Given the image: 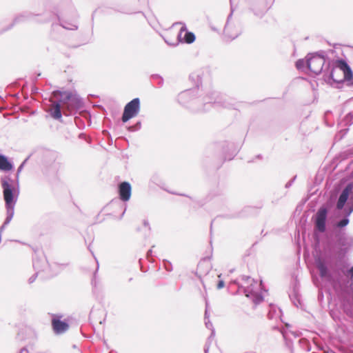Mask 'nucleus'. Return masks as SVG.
Here are the masks:
<instances>
[{
    "mask_svg": "<svg viewBox=\"0 0 353 353\" xmlns=\"http://www.w3.org/2000/svg\"><path fill=\"white\" fill-rule=\"evenodd\" d=\"M336 192L331 194L329 200L325 205L319 208L316 214L314 216V241L315 249L320 248L321 241L318 233H323L326 230V222L327 219V214L329 209L332 206L336 199Z\"/></svg>",
    "mask_w": 353,
    "mask_h": 353,
    "instance_id": "nucleus-1",
    "label": "nucleus"
},
{
    "mask_svg": "<svg viewBox=\"0 0 353 353\" xmlns=\"http://www.w3.org/2000/svg\"><path fill=\"white\" fill-rule=\"evenodd\" d=\"M52 97L53 99L60 97L63 106V114L65 115L75 113L83 106L82 99L79 95L70 92L54 90L52 93Z\"/></svg>",
    "mask_w": 353,
    "mask_h": 353,
    "instance_id": "nucleus-2",
    "label": "nucleus"
},
{
    "mask_svg": "<svg viewBox=\"0 0 353 353\" xmlns=\"http://www.w3.org/2000/svg\"><path fill=\"white\" fill-rule=\"evenodd\" d=\"M336 65L337 68H339L338 72H343V78L339 80L334 78V74L336 72V70L335 68H332L331 71L327 73V75L325 74V78L327 79L329 81L332 80V81L337 83H342L343 82H346L347 85L352 86L353 72L350 66L346 62V61H345L343 59H339L336 61Z\"/></svg>",
    "mask_w": 353,
    "mask_h": 353,
    "instance_id": "nucleus-3",
    "label": "nucleus"
},
{
    "mask_svg": "<svg viewBox=\"0 0 353 353\" xmlns=\"http://www.w3.org/2000/svg\"><path fill=\"white\" fill-rule=\"evenodd\" d=\"M324 52H318L313 54H308L306 57V67L316 74L323 71L325 62Z\"/></svg>",
    "mask_w": 353,
    "mask_h": 353,
    "instance_id": "nucleus-4",
    "label": "nucleus"
},
{
    "mask_svg": "<svg viewBox=\"0 0 353 353\" xmlns=\"http://www.w3.org/2000/svg\"><path fill=\"white\" fill-rule=\"evenodd\" d=\"M212 105H221L228 108H235L232 104L227 102L225 100L223 101L218 92H212L210 95L205 97L203 99V106L202 108H199L198 111H207Z\"/></svg>",
    "mask_w": 353,
    "mask_h": 353,
    "instance_id": "nucleus-5",
    "label": "nucleus"
},
{
    "mask_svg": "<svg viewBox=\"0 0 353 353\" xmlns=\"http://www.w3.org/2000/svg\"><path fill=\"white\" fill-rule=\"evenodd\" d=\"M140 111V99L134 98L128 102L124 107L121 120L123 123L128 122L130 119L135 117Z\"/></svg>",
    "mask_w": 353,
    "mask_h": 353,
    "instance_id": "nucleus-6",
    "label": "nucleus"
},
{
    "mask_svg": "<svg viewBox=\"0 0 353 353\" xmlns=\"http://www.w3.org/2000/svg\"><path fill=\"white\" fill-rule=\"evenodd\" d=\"M233 10L231 8V12L228 17V19L224 28V34L228 39L232 40L236 38L242 32L241 26L240 23L232 24L230 19L232 18Z\"/></svg>",
    "mask_w": 353,
    "mask_h": 353,
    "instance_id": "nucleus-7",
    "label": "nucleus"
},
{
    "mask_svg": "<svg viewBox=\"0 0 353 353\" xmlns=\"http://www.w3.org/2000/svg\"><path fill=\"white\" fill-rule=\"evenodd\" d=\"M241 280L244 281L245 282L250 283V285H241V287L243 290L244 294L247 297H250L251 296L252 294L257 292L262 284V282L261 281V283L258 285L254 279H252L249 276L245 275H242L241 276Z\"/></svg>",
    "mask_w": 353,
    "mask_h": 353,
    "instance_id": "nucleus-8",
    "label": "nucleus"
},
{
    "mask_svg": "<svg viewBox=\"0 0 353 353\" xmlns=\"http://www.w3.org/2000/svg\"><path fill=\"white\" fill-rule=\"evenodd\" d=\"M175 24H182L180 31L177 35L179 41L185 43H192L195 41V35L193 32H189L187 30L186 26L181 22L176 23Z\"/></svg>",
    "mask_w": 353,
    "mask_h": 353,
    "instance_id": "nucleus-9",
    "label": "nucleus"
},
{
    "mask_svg": "<svg viewBox=\"0 0 353 353\" xmlns=\"http://www.w3.org/2000/svg\"><path fill=\"white\" fill-rule=\"evenodd\" d=\"M33 268L39 273L41 271H46L49 276H52L55 274L50 272V265L44 257L39 258L37 256L33 258Z\"/></svg>",
    "mask_w": 353,
    "mask_h": 353,
    "instance_id": "nucleus-10",
    "label": "nucleus"
},
{
    "mask_svg": "<svg viewBox=\"0 0 353 353\" xmlns=\"http://www.w3.org/2000/svg\"><path fill=\"white\" fill-rule=\"evenodd\" d=\"M52 101V105L50 109V114L51 117L57 120H60L62 117V111L63 112V106L62 101L59 97L58 99H54Z\"/></svg>",
    "mask_w": 353,
    "mask_h": 353,
    "instance_id": "nucleus-11",
    "label": "nucleus"
},
{
    "mask_svg": "<svg viewBox=\"0 0 353 353\" xmlns=\"http://www.w3.org/2000/svg\"><path fill=\"white\" fill-rule=\"evenodd\" d=\"M119 198L125 202L130 200L131 196L132 187L129 182L123 181L118 185Z\"/></svg>",
    "mask_w": 353,
    "mask_h": 353,
    "instance_id": "nucleus-12",
    "label": "nucleus"
},
{
    "mask_svg": "<svg viewBox=\"0 0 353 353\" xmlns=\"http://www.w3.org/2000/svg\"><path fill=\"white\" fill-rule=\"evenodd\" d=\"M205 326H206L207 328H208V329L212 330L211 334L209 336V338L208 339V341L205 343V347H204V352H205V353H208L209 343L211 341V340L212 339V338L214 337L215 332H214V330L213 328L212 323L209 320L208 303V302H206V303H205Z\"/></svg>",
    "mask_w": 353,
    "mask_h": 353,
    "instance_id": "nucleus-13",
    "label": "nucleus"
},
{
    "mask_svg": "<svg viewBox=\"0 0 353 353\" xmlns=\"http://www.w3.org/2000/svg\"><path fill=\"white\" fill-rule=\"evenodd\" d=\"M37 14H34L30 12H23L19 14H17L14 19H13L12 23L8 28V29L11 28L12 26H14L15 24L21 23L26 22L27 21H29L32 19L34 17L37 16Z\"/></svg>",
    "mask_w": 353,
    "mask_h": 353,
    "instance_id": "nucleus-14",
    "label": "nucleus"
},
{
    "mask_svg": "<svg viewBox=\"0 0 353 353\" xmlns=\"http://www.w3.org/2000/svg\"><path fill=\"white\" fill-rule=\"evenodd\" d=\"M53 330L57 334L65 332L69 328V325L65 322L58 319H53L52 321Z\"/></svg>",
    "mask_w": 353,
    "mask_h": 353,
    "instance_id": "nucleus-15",
    "label": "nucleus"
},
{
    "mask_svg": "<svg viewBox=\"0 0 353 353\" xmlns=\"http://www.w3.org/2000/svg\"><path fill=\"white\" fill-rule=\"evenodd\" d=\"M194 92L192 90H185L183 92H181L177 97V100L179 103H181L183 105H187V103L193 100V93Z\"/></svg>",
    "mask_w": 353,
    "mask_h": 353,
    "instance_id": "nucleus-16",
    "label": "nucleus"
},
{
    "mask_svg": "<svg viewBox=\"0 0 353 353\" xmlns=\"http://www.w3.org/2000/svg\"><path fill=\"white\" fill-rule=\"evenodd\" d=\"M341 210L343 211L345 216L343 219H341L339 221H336L334 224V227L336 228H343L345 227L346 225H347L350 222V219L348 218L349 216L350 215V214H348L349 205H346V206L345 205L344 208Z\"/></svg>",
    "mask_w": 353,
    "mask_h": 353,
    "instance_id": "nucleus-17",
    "label": "nucleus"
},
{
    "mask_svg": "<svg viewBox=\"0 0 353 353\" xmlns=\"http://www.w3.org/2000/svg\"><path fill=\"white\" fill-rule=\"evenodd\" d=\"M13 168L12 163L3 154H0V170L10 171Z\"/></svg>",
    "mask_w": 353,
    "mask_h": 353,
    "instance_id": "nucleus-18",
    "label": "nucleus"
},
{
    "mask_svg": "<svg viewBox=\"0 0 353 353\" xmlns=\"http://www.w3.org/2000/svg\"><path fill=\"white\" fill-rule=\"evenodd\" d=\"M343 307L344 312L348 315H352V303L350 299H345L343 301Z\"/></svg>",
    "mask_w": 353,
    "mask_h": 353,
    "instance_id": "nucleus-19",
    "label": "nucleus"
},
{
    "mask_svg": "<svg viewBox=\"0 0 353 353\" xmlns=\"http://www.w3.org/2000/svg\"><path fill=\"white\" fill-rule=\"evenodd\" d=\"M60 25L65 29L67 30H77L78 28L77 25L72 23H69L65 21L61 22Z\"/></svg>",
    "mask_w": 353,
    "mask_h": 353,
    "instance_id": "nucleus-20",
    "label": "nucleus"
},
{
    "mask_svg": "<svg viewBox=\"0 0 353 353\" xmlns=\"http://www.w3.org/2000/svg\"><path fill=\"white\" fill-rule=\"evenodd\" d=\"M249 298H251L255 304H259L263 300V296L258 292L252 294Z\"/></svg>",
    "mask_w": 353,
    "mask_h": 353,
    "instance_id": "nucleus-21",
    "label": "nucleus"
},
{
    "mask_svg": "<svg viewBox=\"0 0 353 353\" xmlns=\"http://www.w3.org/2000/svg\"><path fill=\"white\" fill-rule=\"evenodd\" d=\"M151 78L153 80H157L158 81L159 87H161L163 84V79L159 74H154L151 76Z\"/></svg>",
    "mask_w": 353,
    "mask_h": 353,
    "instance_id": "nucleus-22",
    "label": "nucleus"
},
{
    "mask_svg": "<svg viewBox=\"0 0 353 353\" xmlns=\"http://www.w3.org/2000/svg\"><path fill=\"white\" fill-rule=\"evenodd\" d=\"M306 66V61L303 59H298L296 61V67L298 70H302Z\"/></svg>",
    "mask_w": 353,
    "mask_h": 353,
    "instance_id": "nucleus-23",
    "label": "nucleus"
},
{
    "mask_svg": "<svg viewBox=\"0 0 353 353\" xmlns=\"http://www.w3.org/2000/svg\"><path fill=\"white\" fill-rule=\"evenodd\" d=\"M163 267L164 268L168 271V272H171L172 271V263L166 259H164L163 260Z\"/></svg>",
    "mask_w": 353,
    "mask_h": 353,
    "instance_id": "nucleus-24",
    "label": "nucleus"
},
{
    "mask_svg": "<svg viewBox=\"0 0 353 353\" xmlns=\"http://www.w3.org/2000/svg\"><path fill=\"white\" fill-rule=\"evenodd\" d=\"M344 122H345V125H350L353 123V114L351 112L348 113L345 116L344 119Z\"/></svg>",
    "mask_w": 353,
    "mask_h": 353,
    "instance_id": "nucleus-25",
    "label": "nucleus"
},
{
    "mask_svg": "<svg viewBox=\"0 0 353 353\" xmlns=\"http://www.w3.org/2000/svg\"><path fill=\"white\" fill-rule=\"evenodd\" d=\"M141 121H138L134 125L129 126L128 129L129 131H137L139 130L141 128Z\"/></svg>",
    "mask_w": 353,
    "mask_h": 353,
    "instance_id": "nucleus-26",
    "label": "nucleus"
},
{
    "mask_svg": "<svg viewBox=\"0 0 353 353\" xmlns=\"http://www.w3.org/2000/svg\"><path fill=\"white\" fill-rule=\"evenodd\" d=\"M283 336L284 339L285 340L287 345H290V339H289L288 332H287L286 331L283 332Z\"/></svg>",
    "mask_w": 353,
    "mask_h": 353,
    "instance_id": "nucleus-27",
    "label": "nucleus"
},
{
    "mask_svg": "<svg viewBox=\"0 0 353 353\" xmlns=\"http://www.w3.org/2000/svg\"><path fill=\"white\" fill-rule=\"evenodd\" d=\"M38 274H39V272H36L34 275H32V276H30V277L29 278V279H28V283H29L30 284V283H32L35 281V279H36V278H37V276Z\"/></svg>",
    "mask_w": 353,
    "mask_h": 353,
    "instance_id": "nucleus-28",
    "label": "nucleus"
},
{
    "mask_svg": "<svg viewBox=\"0 0 353 353\" xmlns=\"http://www.w3.org/2000/svg\"><path fill=\"white\" fill-rule=\"evenodd\" d=\"M296 179V176H294L291 180H290L286 184H285V188H289L292 185V183H294V181H295Z\"/></svg>",
    "mask_w": 353,
    "mask_h": 353,
    "instance_id": "nucleus-29",
    "label": "nucleus"
},
{
    "mask_svg": "<svg viewBox=\"0 0 353 353\" xmlns=\"http://www.w3.org/2000/svg\"><path fill=\"white\" fill-rule=\"evenodd\" d=\"M243 281L242 283H239V281H234V283H236L238 285L239 288H242L241 287V285H250V283L245 282L244 281Z\"/></svg>",
    "mask_w": 353,
    "mask_h": 353,
    "instance_id": "nucleus-30",
    "label": "nucleus"
},
{
    "mask_svg": "<svg viewBox=\"0 0 353 353\" xmlns=\"http://www.w3.org/2000/svg\"><path fill=\"white\" fill-rule=\"evenodd\" d=\"M225 285V283L222 280H220L218 283H217V289L220 290L221 288H223Z\"/></svg>",
    "mask_w": 353,
    "mask_h": 353,
    "instance_id": "nucleus-31",
    "label": "nucleus"
},
{
    "mask_svg": "<svg viewBox=\"0 0 353 353\" xmlns=\"http://www.w3.org/2000/svg\"><path fill=\"white\" fill-rule=\"evenodd\" d=\"M143 223L144 226L148 227L149 230H150V227L149 222L148 220H143Z\"/></svg>",
    "mask_w": 353,
    "mask_h": 353,
    "instance_id": "nucleus-32",
    "label": "nucleus"
},
{
    "mask_svg": "<svg viewBox=\"0 0 353 353\" xmlns=\"http://www.w3.org/2000/svg\"><path fill=\"white\" fill-rule=\"evenodd\" d=\"M290 334L294 336V338H297L299 336V333L290 332Z\"/></svg>",
    "mask_w": 353,
    "mask_h": 353,
    "instance_id": "nucleus-33",
    "label": "nucleus"
},
{
    "mask_svg": "<svg viewBox=\"0 0 353 353\" xmlns=\"http://www.w3.org/2000/svg\"><path fill=\"white\" fill-rule=\"evenodd\" d=\"M254 14L259 17H261L263 14H264V12H254Z\"/></svg>",
    "mask_w": 353,
    "mask_h": 353,
    "instance_id": "nucleus-34",
    "label": "nucleus"
},
{
    "mask_svg": "<svg viewBox=\"0 0 353 353\" xmlns=\"http://www.w3.org/2000/svg\"><path fill=\"white\" fill-rule=\"evenodd\" d=\"M152 250H149L147 252V257L149 258V257L152 256Z\"/></svg>",
    "mask_w": 353,
    "mask_h": 353,
    "instance_id": "nucleus-35",
    "label": "nucleus"
},
{
    "mask_svg": "<svg viewBox=\"0 0 353 353\" xmlns=\"http://www.w3.org/2000/svg\"><path fill=\"white\" fill-rule=\"evenodd\" d=\"M200 101H201V100H199V99L193 100V103H194V104H197V103H199Z\"/></svg>",
    "mask_w": 353,
    "mask_h": 353,
    "instance_id": "nucleus-36",
    "label": "nucleus"
},
{
    "mask_svg": "<svg viewBox=\"0 0 353 353\" xmlns=\"http://www.w3.org/2000/svg\"><path fill=\"white\" fill-rule=\"evenodd\" d=\"M268 318H269V319H272V316L271 315V312H269V314H268Z\"/></svg>",
    "mask_w": 353,
    "mask_h": 353,
    "instance_id": "nucleus-37",
    "label": "nucleus"
},
{
    "mask_svg": "<svg viewBox=\"0 0 353 353\" xmlns=\"http://www.w3.org/2000/svg\"><path fill=\"white\" fill-rule=\"evenodd\" d=\"M83 136H84V134H80L79 135L80 137H83Z\"/></svg>",
    "mask_w": 353,
    "mask_h": 353,
    "instance_id": "nucleus-38",
    "label": "nucleus"
},
{
    "mask_svg": "<svg viewBox=\"0 0 353 353\" xmlns=\"http://www.w3.org/2000/svg\"><path fill=\"white\" fill-rule=\"evenodd\" d=\"M125 209L124 210L123 212H122V214H121V216H123L124 213H125Z\"/></svg>",
    "mask_w": 353,
    "mask_h": 353,
    "instance_id": "nucleus-39",
    "label": "nucleus"
},
{
    "mask_svg": "<svg viewBox=\"0 0 353 353\" xmlns=\"http://www.w3.org/2000/svg\"><path fill=\"white\" fill-rule=\"evenodd\" d=\"M256 157L260 159L261 157V155H258Z\"/></svg>",
    "mask_w": 353,
    "mask_h": 353,
    "instance_id": "nucleus-40",
    "label": "nucleus"
},
{
    "mask_svg": "<svg viewBox=\"0 0 353 353\" xmlns=\"http://www.w3.org/2000/svg\"><path fill=\"white\" fill-rule=\"evenodd\" d=\"M347 131H348V129L345 130V133H346Z\"/></svg>",
    "mask_w": 353,
    "mask_h": 353,
    "instance_id": "nucleus-41",
    "label": "nucleus"
}]
</instances>
